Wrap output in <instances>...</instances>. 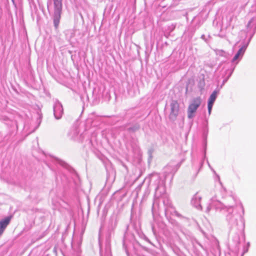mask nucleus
Returning <instances> with one entry per match:
<instances>
[{"label":"nucleus","instance_id":"1","mask_svg":"<svg viewBox=\"0 0 256 256\" xmlns=\"http://www.w3.org/2000/svg\"><path fill=\"white\" fill-rule=\"evenodd\" d=\"M176 171V169L175 166H167L164 170V180L162 179L158 173L153 172L150 174L148 176L145 178L143 182L139 184L136 188L137 192L140 190L143 183L146 182L148 187L150 186L154 187L155 197L158 198L162 196L166 192L165 180L170 176L172 180Z\"/></svg>","mask_w":256,"mask_h":256},{"label":"nucleus","instance_id":"2","mask_svg":"<svg viewBox=\"0 0 256 256\" xmlns=\"http://www.w3.org/2000/svg\"><path fill=\"white\" fill-rule=\"evenodd\" d=\"M52 6L53 14H52V18L54 26L56 29H57L60 24L62 12V0H48L47 7L50 13V7Z\"/></svg>","mask_w":256,"mask_h":256},{"label":"nucleus","instance_id":"3","mask_svg":"<svg viewBox=\"0 0 256 256\" xmlns=\"http://www.w3.org/2000/svg\"><path fill=\"white\" fill-rule=\"evenodd\" d=\"M236 206H238L242 210V214H244V210L242 202L237 199L236 197L233 194L226 197L224 202H220L217 208L226 212H230L234 210Z\"/></svg>","mask_w":256,"mask_h":256},{"label":"nucleus","instance_id":"4","mask_svg":"<svg viewBox=\"0 0 256 256\" xmlns=\"http://www.w3.org/2000/svg\"><path fill=\"white\" fill-rule=\"evenodd\" d=\"M117 226V222L116 219H112L110 221L108 230L110 231V233L106 236L104 248L103 250L100 243V256H112L111 252L110 247V236L111 232L114 230Z\"/></svg>","mask_w":256,"mask_h":256},{"label":"nucleus","instance_id":"5","mask_svg":"<svg viewBox=\"0 0 256 256\" xmlns=\"http://www.w3.org/2000/svg\"><path fill=\"white\" fill-rule=\"evenodd\" d=\"M226 212L228 214L226 216V220L232 227H237L240 224L242 228H244V222L243 217L244 214L234 210Z\"/></svg>","mask_w":256,"mask_h":256},{"label":"nucleus","instance_id":"6","mask_svg":"<svg viewBox=\"0 0 256 256\" xmlns=\"http://www.w3.org/2000/svg\"><path fill=\"white\" fill-rule=\"evenodd\" d=\"M247 28L248 29H250V30H253V33L250 37L248 42H244L242 45L240 46L239 50L237 52L238 53L242 56L244 54L245 51L246 50L247 47L248 46L253 36L254 35L256 32V16L252 18L251 20L249 21L248 23L247 24Z\"/></svg>","mask_w":256,"mask_h":256},{"label":"nucleus","instance_id":"7","mask_svg":"<svg viewBox=\"0 0 256 256\" xmlns=\"http://www.w3.org/2000/svg\"><path fill=\"white\" fill-rule=\"evenodd\" d=\"M201 104L202 99L200 96L194 98L192 100L187 110L188 118V119H192L194 117V114Z\"/></svg>","mask_w":256,"mask_h":256},{"label":"nucleus","instance_id":"8","mask_svg":"<svg viewBox=\"0 0 256 256\" xmlns=\"http://www.w3.org/2000/svg\"><path fill=\"white\" fill-rule=\"evenodd\" d=\"M170 112L169 118L172 121H174L179 112V104L176 100H172L170 104Z\"/></svg>","mask_w":256,"mask_h":256},{"label":"nucleus","instance_id":"9","mask_svg":"<svg viewBox=\"0 0 256 256\" xmlns=\"http://www.w3.org/2000/svg\"><path fill=\"white\" fill-rule=\"evenodd\" d=\"M229 64H226L224 68V74H222V77L224 78V80L222 81V84L220 85V88H218L217 89H220V90L222 88L224 85L227 82L228 80L230 78L232 74L233 73V72L235 68V66L230 68L229 66Z\"/></svg>","mask_w":256,"mask_h":256},{"label":"nucleus","instance_id":"10","mask_svg":"<svg viewBox=\"0 0 256 256\" xmlns=\"http://www.w3.org/2000/svg\"><path fill=\"white\" fill-rule=\"evenodd\" d=\"M54 114L57 120L60 119L63 114V108L62 104L58 100H56L53 106Z\"/></svg>","mask_w":256,"mask_h":256},{"label":"nucleus","instance_id":"11","mask_svg":"<svg viewBox=\"0 0 256 256\" xmlns=\"http://www.w3.org/2000/svg\"><path fill=\"white\" fill-rule=\"evenodd\" d=\"M164 214L167 218H170L172 215H174L176 217L180 218H185L184 216H183L182 214L176 210L175 208L173 206L164 208Z\"/></svg>","mask_w":256,"mask_h":256},{"label":"nucleus","instance_id":"12","mask_svg":"<svg viewBox=\"0 0 256 256\" xmlns=\"http://www.w3.org/2000/svg\"><path fill=\"white\" fill-rule=\"evenodd\" d=\"M0 120L5 122L6 124L12 128V130H17L18 126V124L16 120H10V118L2 114H0Z\"/></svg>","mask_w":256,"mask_h":256},{"label":"nucleus","instance_id":"13","mask_svg":"<svg viewBox=\"0 0 256 256\" xmlns=\"http://www.w3.org/2000/svg\"><path fill=\"white\" fill-rule=\"evenodd\" d=\"M134 240L135 238L133 234H130L128 232L125 233L123 239V246L128 256H129V254L126 248L127 242L128 241L132 242Z\"/></svg>","mask_w":256,"mask_h":256},{"label":"nucleus","instance_id":"14","mask_svg":"<svg viewBox=\"0 0 256 256\" xmlns=\"http://www.w3.org/2000/svg\"><path fill=\"white\" fill-rule=\"evenodd\" d=\"M12 216H8L0 220V237L3 234L7 226L10 223Z\"/></svg>","mask_w":256,"mask_h":256},{"label":"nucleus","instance_id":"15","mask_svg":"<svg viewBox=\"0 0 256 256\" xmlns=\"http://www.w3.org/2000/svg\"><path fill=\"white\" fill-rule=\"evenodd\" d=\"M201 197L198 196L196 194L192 198L191 200L192 204L198 210H201L202 209V206L200 204Z\"/></svg>","mask_w":256,"mask_h":256},{"label":"nucleus","instance_id":"16","mask_svg":"<svg viewBox=\"0 0 256 256\" xmlns=\"http://www.w3.org/2000/svg\"><path fill=\"white\" fill-rule=\"evenodd\" d=\"M140 128L139 123L135 122L134 124H130L126 128V130L130 133H134L138 131Z\"/></svg>","mask_w":256,"mask_h":256},{"label":"nucleus","instance_id":"17","mask_svg":"<svg viewBox=\"0 0 256 256\" xmlns=\"http://www.w3.org/2000/svg\"><path fill=\"white\" fill-rule=\"evenodd\" d=\"M99 118L95 117L94 116H90L86 120V124H90L92 126H96L98 124L96 122H97V120Z\"/></svg>","mask_w":256,"mask_h":256},{"label":"nucleus","instance_id":"18","mask_svg":"<svg viewBox=\"0 0 256 256\" xmlns=\"http://www.w3.org/2000/svg\"><path fill=\"white\" fill-rule=\"evenodd\" d=\"M53 162L55 164H59L60 166H62V167L66 168H69V165L66 162L57 158H53Z\"/></svg>","mask_w":256,"mask_h":256},{"label":"nucleus","instance_id":"19","mask_svg":"<svg viewBox=\"0 0 256 256\" xmlns=\"http://www.w3.org/2000/svg\"><path fill=\"white\" fill-rule=\"evenodd\" d=\"M174 5V0H162L160 6L162 8H170Z\"/></svg>","mask_w":256,"mask_h":256},{"label":"nucleus","instance_id":"20","mask_svg":"<svg viewBox=\"0 0 256 256\" xmlns=\"http://www.w3.org/2000/svg\"><path fill=\"white\" fill-rule=\"evenodd\" d=\"M242 56L241 55H240L238 53L236 52V54L234 55V56L232 60V62L234 65V66H236V65L238 63V62L242 59ZM232 67H233V66H231L230 68Z\"/></svg>","mask_w":256,"mask_h":256},{"label":"nucleus","instance_id":"21","mask_svg":"<svg viewBox=\"0 0 256 256\" xmlns=\"http://www.w3.org/2000/svg\"><path fill=\"white\" fill-rule=\"evenodd\" d=\"M216 54L217 56H222L226 58H229L230 54L228 52L222 50H215Z\"/></svg>","mask_w":256,"mask_h":256},{"label":"nucleus","instance_id":"22","mask_svg":"<svg viewBox=\"0 0 256 256\" xmlns=\"http://www.w3.org/2000/svg\"><path fill=\"white\" fill-rule=\"evenodd\" d=\"M163 203L164 206V208L166 207L172 206L170 200L166 196H164Z\"/></svg>","mask_w":256,"mask_h":256},{"label":"nucleus","instance_id":"23","mask_svg":"<svg viewBox=\"0 0 256 256\" xmlns=\"http://www.w3.org/2000/svg\"><path fill=\"white\" fill-rule=\"evenodd\" d=\"M214 100H212L210 98H208V112L209 114H210L212 110L214 102Z\"/></svg>","mask_w":256,"mask_h":256},{"label":"nucleus","instance_id":"24","mask_svg":"<svg viewBox=\"0 0 256 256\" xmlns=\"http://www.w3.org/2000/svg\"><path fill=\"white\" fill-rule=\"evenodd\" d=\"M219 92L220 89H216L210 95L209 98H210L212 100H214L215 101L219 93Z\"/></svg>","mask_w":256,"mask_h":256},{"label":"nucleus","instance_id":"25","mask_svg":"<svg viewBox=\"0 0 256 256\" xmlns=\"http://www.w3.org/2000/svg\"><path fill=\"white\" fill-rule=\"evenodd\" d=\"M196 29V28H192V27H190L188 28V30L186 32H188L190 33L189 34V36L192 38L194 34V32H195Z\"/></svg>","mask_w":256,"mask_h":256},{"label":"nucleus","instance_id":"26","mask_svg":"<svg viewBox=\"0 0 256 256\" xmlns=\"http://www.w3.org/2000/svg\"><path fill=\"white\" fill-rule=\"evenodd\" d=\"M206 158V145L205 146V148H204V158H202V160L200 164V168H201L202 166L204 160Z\"/></svg>","mask_w":256,"mask_h":256},{"label":"nucleus","instance_id":"27","mask_svg":"<svg viewBox=\"0 0 256 256\" xmlns=\"http://www.w3.org/2000/svg\"><path fill=\"white\" fill-rule=\"evenodd\" d=\"M73 132H74V136H72V138H74V139H75L76 136L78 134V130L76 128H74L73 130Z\"/></svg>","mask_w":256,"mask_h":256},{"label":"nucleus","instance_id":"28","mask_svg":"<svg viewBox=\"0 0 256 256\" xmlns=\"http://www.w3.org/2000/svg\"><path fill=\"white\" fill-rule=\"evenodd\" d=\"M210 209H211V206L210 204H209L206 207V212H208V213L209 212L210 210Z\"/></svg>","mask_w":256,"mask_h":256},{"label":"nucleus","instance_id":"29","mask_svg":"<svg viewBox=\"0 0 256 256\" xmlns=\"http://www.w3.org/2000/svg\"><path fill=\"white\" fill-rule=\"evenodd\" d=\"M207 163H208V166L210 168V169H211L213 172H214V170L212 169V168H211L210 165V163H209V162H208V160H207Z\"/></svg>","mask_w":256,"mask_h":256},{"label":"nucleus","instance_id":"30","mask_svg":"<svg viewBox=\"0 0 256 256\" xmlns=\"http://www.w3.org/2000/svg\"><path fill=\"white\" fill-rule=\"evenodd\" d=\"M144 236V239L146 240L147 242H148L151 244V242H150L148 238H146L145 236Z\"/></svg>","mask_w":256,"mask_h":256},{"label":"nucleus","instance_id":"31","mask_svg":"<svg viewBox=\"0 0 256 256\" xmlns=\"http://www.w3.org/2000/svg\"><path fill=\"white\" fill-rule=\"evenodd\" d=\"M201 38L202 39V40H205V36L204 34H202V35L201 36Z\"/></svg>","mask_w":256,"mask_h":256},{"label":"nucleus","instance_id":"32","mask_svg":"<svg viewBox=\"0 0 256 256\" xmlns=\"http://www.w3.org/2000/svg\"><path fill=\"white\" fill-rule=\"evenodd\" d=\"M146 193H147L148 194L150 193V190H149L148 189V190H147L146 192Z\"/></svg>","mask_w":256,"mask_h":256},{"label":"nucleus","instance_id":"33","mask_svg":"<svg viewBox=\"0 0 256 256\" xmlns=\"http://www.w3.org/2000/svg\"><path fill=\"white\" fill-rule=\"evenodd\" d=\"M12 2L14 4V0H12Z\"/></svg>","mask_w":256,"mask_h":256},{"label":"nucleus","instance_id":"34","mask_svg":"<svg viewBox=\"0 0 256 256\" xmlns=\"http://www.w3.org/2000/svg\"><path fill=\"white\" fill-rule=\"evenodd\" d=\"M152 210L153 212V208H152Z\"/></svg>","mask_w":256,"mask_h":256}]
</instances>
